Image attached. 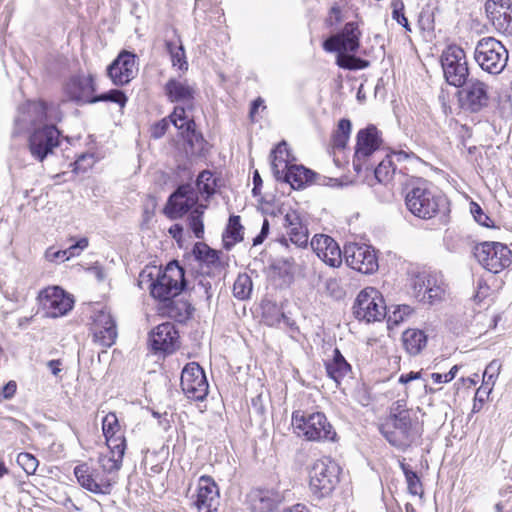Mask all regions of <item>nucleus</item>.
<instances>
[{"label": "nucleus", "mask_w": 512, "mask_h": 512, "mask_svg": "<svg viewBox=\"0 0 512 512\" xmlns=\"http://www.w3.org/2000/svg\"><path fill=\"white\" fill-rule=\"evenodd\" d=\"M61 119L58 105L42 99L28 100L17 109L12 136L29 132V152L35 160L43 162L60 145L57 123Z\"/></svg>", "instance_id": "obj_1"}, {"label": "nucleus", "mask_w": 512, "mask_h": 512, "mask_svg": "<svg viewBox=\"0 0 512 512\" xmlns=\"http://www.w3.org/2000/svg\"><path fill=\"white\" fill-rule=\"evenodd\" d=\"M405 205L411 214L424 220L449 212L448 199L435 191L428 181L422 179L407 185Z\"/></svg>", "instance_id": "obj_2"}, {"label": "nucleus", "mask_w": 512, "mask_h": 512, "mask_svg": "<svg viewBox=\"0 0 512 512\" xmlns=\"http://www.w3.org/2000/svg\"><path fill=\"white\" fill-rule=\"evenodd\" d=\"M148 277L151 280L150 294L159 301V305L177 297L187 288L185 269L177 260L169 262L163 272L159 271L155 280L151 273Z\"/></svg>", "instance_id": "obj_3"}, {"label": "nucleus", "mask_w": 512, "mask_h": 512, "mask_svg": "<svg viewBox=\"0 0 512 512\" xmlns=\"http://www.w3.org/2000/svg\"><path fill=\"white\" fill-rule=\"evenodd\" d=\"M378 429L391 446L402 451L409 448L421 435L416 415L414 417L404 415L394 420H385Z\"/></svg>", "instance_id": "obj_4"}, {"label": "nucleus", "mask_w": 512, "mask_h": 512, "mask_svg": "<svg viewBox=\"0 0 512 512\" xmlns=\"http://www.w3.org/2000/svg\"><path fill=\"white\" fill-rule=\"evenodd\" d=\"M382 144V132L373 124L357 132L352 160L353 169L357 174L372 169L373 158Z\"/></svg>", "instance_id": "obj_5"}, {"label": "nucleus", "mask_w": 512, "mask_h": 512, "mask_svg": "<svg viewBox=\"0 0 512 512\" xmlns=\"http://www.w3.org/2000/svg\"><path fill=\"white\" fill-rule=\"evenodd\" d=\"M292 425L309 441H336L337 433L326 415L322 412L306 414L303 411L292 413Z\"/></svg>", "instance_id": "obj_6"}, {"label": "nucleus", "mask_w": 512, "mask_h": 512, "mask_svg": "<svg viewBox=\"0 0 512 512\" xmlns=\"http://www.w3.org/2000/svg\"><path fill=\"white\" fill-rule=\"evenodd\" d=\"M273 175L277 181L287 183L295 190L303 189L310 184L322 186H339L337 178H330L306 168L303 165L288 164L282 168L273 165Z\"/></svg>", "instance_id": "obj_7"}, {"label": "nucleus", "mask_w": 512, "mask_h": 512, "mask_svg": "<svg viewBox=\"0 0 512 512\" xmlns=\"http://www.w3.org/2000/svg\"><path fill=\"white\" fill-rule=\"evenodd\" d=\"M340 467L330 458L318 459L309 471V487L317 499L329 496L339 482Z\"/></svg>", "instance_id": "obj_8"}, {"label": "nucleus", "mask_w": 512, "mask_h": 512, "mask_svg": "<svg viewBox=\"0 0 512 512\" xmlns=\"http://www.w3.org/2000/svg\"><path fill=\"white\" fill-rule=\"evenodd\" d=\"M474 59L483 71L496 75L506 67L508 51L494 37H484L477 42Z\"/></svg>", "instance_id": "obj_9"}, {"label": "nucleus", "mask_w": 512, "mask_h": 512, "mask_svg": "<svg viewBox=\"0 0 512 512\" xmlns=\"http://www.w3.org/2000/svg\"><path fill=\"white\" fill-rule=\"evenodd\" d=\"M440 63L449 85L458 88L470 80L466 54L460 46H447L440 56Z\"/></svg>", "instance_id": "obj_10"}, {"label": "nucleus", "mask_w": 512, "mask_h": 512, "mask_svg": "<svg viewBox=\"0 0 512 512\" xmlns=\"http://www.w3.org/2000/svg\"><path fill=\"white\" fill-rule=\"evenodd\" d=\"M456 97L459 108L469 114H477L490 105V93L487 83L471 77L465 84L458 87Z\"/></svg>", "instance_id": "obj_11"}, {"label": "nucleus", "mask_w": 512, "mask_h": 512, "mask_svg": "<svg viewBox=\"0 0 512 512\" xmlns=\"http://www.w3.org/2000/svg\"><path fill=\"white\" fill-rule=\"evenodd\" d=\"M352 309L356 319L367 323L381 321L387 316L384 298L373 287H367L359 292Z\"/></svg>", "instance_id": "obj_12"}, {"label": "nucleus", "mask_w": 512, "mask_h": 512, "mask_svg": "<svg viewBox=\"0 0 512 512\" xmlns=\"http://www.w3.org/2000/svg\"><path fill=\"white\" fill-rule=\"evenodd\" d=\"M474 256L489 272L499 273L512 264V251L503 243L486 241L475 246Z\"/></svg>", "instance_id": "obj_13"}, {"label": "nucleus", "mask_w": 512, "mask_h": 512, "mask_svg": "<svg viewBox=\"0 0 512 512\" xmlns=\"http://www.w3.org/2000/svg\"><path fill=\"white\" fill-rule=\"evenodd\" d=\"M360 38L358 23L350 21L341 30L327 37L322 46L326 52L336 55L356 53L360 47Z\"/></svg>", "instance_id": "obj_14"}, {"label": "nucleus", "mask_w": 512, "mask_h": 512, "mask_svg": "<svg viewBox=\"0 0 512 512\" xmlns=\"http://www.w3.org/2000/svg\"><path fill=\"white\" fill-rule=\"evenodd\" d=\"M181 388L191 400L203 401L209 392V384L203 368L196 362L187 363L181 373Z\"/></svg>", "instance_id": "obj_15"}, {"label": "nucleus", "mask_w": 512, "mask_h": 512, "mask_svg": "<svg viewBox=\"0 0 512 512\" xmlns=\"http://www.w3.org/2000/svg\"><path fill=\"white\" fill-rule=\"evenodd\" d=\"M344 258L350 268L363 274H372L379 267L375 249L367 244L345 245Z\"/></svg>", "instance_id": "obj_16"}, {"label": "nucleus", "mask_w": 512, "mask_h": 512, "mask_svg": "<svg viewBox=\"0 0 512 512\" xmlns=\"http://www.w3.org/2000/svg\"><path fill=\"white\" fill-rule=\"evenodd\" d=\"M198 202V196L190 184L179 185L168 197L163 213L170 220L187 214Z\"/></svg>", "instance_id": "obj_17"}, {"label": "nucleus", "mask_w": 512, "mask_h": 512, "mask_svg": "<svg viewBox=\"0 0 512 512\" xmlns=\"http://www.w3.org/2000/svg\"><path fill=\"white\" fill-rule=\"evenodd\" d=\"M40 305L45 314L50 318L66 315L74 305V300L62 288L58 286L48 287L39 293Z\"/></svg>", "instance_id": "obj_18"}, {"label": "nucleus", "mask_w": 512, "mask_h": 512, "mask_svg": "<svg viewBox=\"0 0 512 512\" xmlns=\"http://www.w3.org/2000/svg\"><path fill=\"white\" fill-rule=\"evenodd\" d=\"M219 490L211 476H201L192 496L191 512H218Z\"/></svg>", "instance_id": "obj_19"}, {"label": "nucleus", "mask_w": 512, "mask_h": 512, "mask_svg": "<svg viewBox=\"0 0 512 512\" xmlns=\"http://www.w3.org/2000/svg\"><path fill=\"white\" fill-rule=\"evenodd\" d=\"M148 343L154 353L172 354L179 348V332L173 323H161L150 331Z\"/></svg>", "instance_id": "obj_20"}, {"label": "nucleus", "mask_w": 512, "mask_h": 512, "mask_svg": "<svg viewBox=\"0 0 512 512\" xmlns=\"http://www.w3.org/2000/svg\"><path fill=\"white\" fill-rule=\"evenodd\" d=\"M96 89L94 76L81 73L72 75L64 86L68 99L77 105L93 104Z\"/></svg>", "instance_id": "obj_21"}, {"label": "nucleus", "mask_w": 512, "mask_h": 512, "mask_svg": "<svg viewBox=\"0 0 512 512\" xmlns=\"http://www.w3.org/2000/svg\"><path fill=\"white\" fill-rule=\"evenodd\" d=\"M136 57V54L122 50L112 61L107 67V74L113 84L124 86L135 77L137 72Z\"/></svg>", "instance_id": "obj_22"}, {"label": "nucleus", "mask_w": 512, "mask_h": 512, "mask_svg": "<svg viewBox=\"0 0 512 512\" xmlns=\"http://www.w3.org/2000/svg\"><path fill=\"white\" fill-rule=\"evenodd\" d=\"M93 341L101 346L110 347L117 338L116 322L112 315L104 310L98 311L93 319Z\"/></svg>", "instance_id": "obj_23"}, {"label": "nucleus", "mask_w": 512, "mask_h": 512, "mask_svg": "<svg viewBox=\"0 0 512 512\" xmlns=\"http://www.w3.org/2000/svg\"><path fill=\"white\" fill-rule=\"evenodd\" d=\"M284 226L287 229L289 240L297 247H306L308 244V228L304 224L301 214L297 210L289 209L284 214Z\"/></svg>", "instance_id": "obj_24"}, {"label": "nucleus", "mask_w": 512, "mask_h": 512, "mask_svg": "<svg viewBox=\"0 0 512 512\" xmlns=\"http://www.w3.org/2000/svg\"><path fill=\"white\" fill-rule=\"evenodd\" d=\"M284 502V495L274 489H259L250 494L253 512H274Z\"/></svg>", "instance_id": "obj_25"}, {"label": "nucleus", "mask_w": 512, "mask_h": 512, "mask_svg": "<svg viewBox=\"0 0 512 512\" xmlns=\"http://www.w3.org/2000/svg\"><path fill=\"white\" fill-rule=\"evenodd\" d=\"M164 94L171 103H185L189 109L193 108L195 89L187 81L176 78L169 79L164 85Z\"/></svg>", "instance_id": "obj_26"}, {"label": "nucleus", "mask_w": 512, "mask_h": 512, "mask_svg": "<svg viewBox=\"0 0 512 512\" xmlns=\"http://www.w3.org/2000/svg\"><path fill=\"white\" fill-rule=\"evenodd\" d=\"M159 311L178 323H186L192 317L194 307L189 301L175 297L160 304Z\"/></svg>", "instance_id": "obj_27"}, {"label": "nucleus", "mask_w": 512, "mask_h": 512, "mask_svg": "<svg viewBox=\"0 0 512 512\" xmlns=\"http://www.w3.org/2000/svg\"><path fill=\"white\" fill-rule=\"evenodd\" d=\"M327 376L332 379L337 386L340 385L341 380L352 371L351 365L346 361L338 348L333 350L331 359L324 361Z\"/></svg>", "instance_id": "obj_28"}, {"label": "nucleus", "mask_w": 512, "mask_h": 512, "mask_svg": "<svg viewBox=\"0 0 512 512\" xmlns=\"http://www.w3.org/2000/svg\"><path fill=\"white\" fill-rule=\"evenodd\" d=\"M428 337L423 330L407 329L402 334L404 349L411 356L418 355L427 344Z\"/></svg>", "instance_id": "obj_29"}, {"label": "nucleus", "mask_w": 512, "mask_h": 512, "mask_svg": "<svg viewBox=\"0 0 512 512\" xmlns=\"http://www.w3.org/2000/svg\"><path fill=\"white\" fill-rule=\"evenodd\" d=\"M74 475L77 478L78 483L85 490L100 494V492H107V486L103 484L99 485L93 479V468L87 463H81L74 468Z\"/></svg>", "instance_id": "obj_30"}, {"label": "nucleus", "mask_w": 512, "mask_h": 512, "mask_svg": "<svg viewBox=\"0 0 512 512\" xmlns=\"http://www.w3.org/2000/svg\"><path fill=\"white\" fill-rule=\"evenodd\" d=\"M221 253V251L211 248L204 242H196L192 248V254L198 262L213 268L222 267Z\"/></svg>", "instance_id": "obj_31"}, {"label": "nucleus", "mask_w": 512, "mask_h": 512, "mask_svg": "<svg viewBox=\"0 0 512 512\" xmlns=\"http://www.w3.org/2000/svg\"><path fill=\"white\" fill-rule=\"evenodd\" d=\"M243 229L244 228L240 222V216L231 215L222 235L224 249L229 251L235 246V244L243 240Z\"/></svg>", "instance_id": "obj_32"}, {"label": "nucleus", "mask_w": 512, "mask_h": 512, "mask_svg": "<svg viewBox=\"0 0 512 512\" xmlns=\"http://www.w3.org/2000/svg\"><path fill=\"white\" fill-rule=\"evenodd\" d=\"M179 130L181 132V136L186 142V144L190 147L191 152L195 153L196 150L200 151L203 149V145L205 143V139L202 133L196 130L195 121L186 122L184 124H180Z\"/></svg>", "instance_id": "obj_33"}, {"label": "nucleus", "mask_w": 512, "mask_h": 512, "mask_svg": "<svg viewBox=\"0 0 512 512\" xmlns=\"http://www.w3.org/2000/svg\"><path fill=\"white\" fill-rule=\"evenodd\" d=\"M369 171L374 172V177L379 183L388 184L392 180L396 168L391 156L386 155L377 166H375V161L373 160V167Z\"/></svg>", "instance_id": "obj_34"}, {"label": "nucleus", "mask_w": 512, "mask_h": 512, "mask_svg": "<svg viewBox=\"0 0 512 512\" xmlns=\"http://www.w3.org/2000/svg\"><path fill=\"white\" fill-rule=\"evenodd\" d=\"M261 309L263 320L269 326H276L286 319L284 312L275 302L264 300Z\"/></svg>", "instance_id": "obj_35"}, {"label": "nucleus", "mask_w": 512, "mask_h": 512, "mask_svg": "<svg viewBox=\"0 0 512 512\" xmlns=\"http://www.w3.org/2000/svg\"><path fill=\"white\" fill-rule=\"evenodd\" d=\"M352 130V123L349 119L339 120L337 129L332 134V145L335 149L342 150L347 146Z\"/></svg>", "instance_id": "obj_36"}, {"label": "nucleus", "mask_w": 512, "mask_h": 512, "mask_svg": "<svg viewBox=\"0 0 512 512\" xmlns=\"http://www.w3.org/2000/svg\"><path fill=\"white\" fill-rule=\"evenodd\" d=\"M336 65L345 70L356 71L368 68L370 61L355 56V53H345L343 55H336Z\"/></svg>", "instance_id": "obj_37"}, {"label": "nucleus", "mask_w": 512, "mask_h": 512, "mask_svg": "<svg viewBox=\"0 0 512 512\" xmlns=\"http://www.w3.org/2000/svg\"><path fill=\"white\" fill-rule=\"evenodd\" d=\"M217 179L210 170H203L196 179V187L202 195L210 197L215 193Z\"/></svg>", "instance_id": "obj_38"}, {"label": "nucleus", "mask_w": 512, "mask_h": 512, "mask_svg": "<svg viewBox=\"0 0 512 512\" xmlns=\"http://www.w3.org/2000/svg\"><path fill=\"white\" fill-rule=\"evenodd\" d=\"M270 157L272 158V171L274 164H276L278 168H280V164H283V166H285L286 163L291 164V162L295 160V158L291 155L290 149L288 148V144L285 140H282L274 149H272Z\"/></svg>", "instance_id": "obj_39"}, {"label": "nucleus", "mask_w": 512, "mask_h": 512, "mask_svg": "<svg viewBox=\"0 0 512 512\" xmlns=\"http://www.w3.org/2000/svg\"><path fill=\"white\" fill-rule=\"evenodd\" d=\"M166 50L170 54L172 65L177 66L180 70L186 71L188 69V62L186 60L185 50L182 43L179 46L172 41L165 42Z\"/></svg>", "instance_id": "obj_40"}, {"label": "nucleus", "mask_w": 512, "mask_h": 512, "mask_svg": "<svg viewBox=\"0 0 512 512\" xmlns=\"http://www.w3.org/2000/svg\"><path fill=\"white\" fill-rule=\"evenodd\" d=\"M252 280L246 273L239 274L233 285V295L239 300H246L252 292Z\"/></svg>", "instance_id": "obj_41"}, {"label": "nucleus", "mask_w": 512, "mask_h": 512, "mask_svg": "<svg viewBox=\"0 0 512 512\" xmlns=\"http://www.w3.org/2000/svg\"><path fill=\"white\" fill-rule=\"evenodd\" d=\"M400 467L405 475L409 493L412 495H421L423 490L422 483L420 481L418 474L415 471H413L408 464H405L403 462L400 463Z\"/></svg>", "instance_id": "obj_42"}, {"label": "nucleus", "mask_w": 512, "mask_h": 512, "mask_svg": "<svg viewBox=\"0 0 512 512\" xmlns=\"http://www.w3.org/2000/svg\"><path fill=\"white\" fill-rule=\"evenodd\" d=\"M320 260L334 268L341 265L342 252L338 243L334 239H332V243H329V246H327V250L322 253Z\"/></svg>", "instance_id": "obj_43"}, {"label": "nucleus", "mask_w": 512, "mask_h": 512, "mask_svg": "<svg viewBox=\"0 0 512 512\" xmlns=\"http://www.w3.org/2000/svg\"><path fill=\"white\" fill-rule=\"evenodd\" d=\"M93 104L97 102H112L118 104L120 107H124L128 101L125 93L120 89H111L107 92L94 95Z\"/></svg>", "instance_id": "obj_44"}, {"label": "nucleus", "mask_w": 512, "mask_h": 512, "mask_svg": "<svg viewBox=\"0 0 512 512\" xmlns=\"http://www.w3.org/2000/svg\"><path fill=\"white\" fill-rule=\"evenodd\" d=\"M123 457H119L114 453L108 455H101L99 457V464L103 473L112 474L118 472L122 467Z\"/></svg>", "instance_id": "obj_45"}, {"label": "nucleus", "mask_w": 512, "mask_h": 512, "mask_svg": "<svg viewBox=\"0 0 512 512\" xmlns=\"http://www.w3.org/2000/svg\"><path fill=\"white\" fill-rule=\"evenodd\" d=\"M107 447L110 453L124 457L126 450V439L123 433L105 436Z\"/></svg>", "instance_id": "obj_46"}, {"label": "nucleus", "mask_w": 512, "mask_h": 512, "mask_svg": "<svg viewBox=\"0 0 512 512\" xmlns=\"http://www.w3.org/2000/svg\"><path fill=\"white\" fill-rule=\"evenodd\" d=\"M189 227L194 233L197 239H203L204 237V222H203V210L199 208L191 211L189 217Z\"/></svg>", "instance_id": "obj_47"}, {"label": "nucleus", "mask_w": 512, "mask_h": 512, "mask_svg": "<svg viewBox=\"0 0 512 512\" xmlns=\"http://www.w3.org/2000/svg\"><path fill=\"white\" fill-rule=\"evenodd\" d=\"M390 6L392 8V19L406 31L411 32L409 21L404 13V2L402 0H392Z\"/></svg>", "instance_id": "obj_48"}, {"label": "nucleus", "mask_w": 512, "mask_h": 512, "mask_svg": "<svg viewBox=\"0 0 512 512\" xmlns=\"http://www.w3.org/2000/svg\"><path fill=\"white\" fill-rule=\"evenodd\" d=\"M16 461L27 475H33L39 465L38 459L33 454L28 452L19 453Z\"/></svg>", "instance_id": "obj_49"}, {"label": "nucleus", "mask_w": 512, "mask_h": 512, "mask_svg": "<svg viewBox=\"0 0 512 512\" xmlns=\"http://www.w3.org/2000/svg\"><path fill=\"white\" fill-rule=\"evenodd\" d=\"M414 312V309L409 305H398L394 308L392 312H390V308H387V318L388 322L393 324H399L404 321L405 317L410 316Z\"/></svg>", "instance_id": "obj_50"}, {"label": "nucleus", "mask_w": 512, "mask_h": 512, "mask_svg": "<svg viewBox=\"0 0 512 512\" xmlns=\"http://www.w3.org/2000/svg\"><path fill=\"white\" fill-rule=\"evenodd\" d=\"M102 430L104 436L122 433L115 413L110 412L103 418Z\"/></svg>", "instance_id": "obj_51"}, {"label": "nucleus", "mask_w": 512, "mask_h": 512, "mask_svg": "<svg viewBox=\"0 0 512 512\" xmlns=\"http://www.w3.org/2000/svg\"><path fill=\"white\" fill-rule=\"evenodd\" d=\"M332 237L325 235V234H316L313 236L310 245L312 250L316 253L317 257L320 259L322 256V253L327 250V246H329V243H332Z\"/></svg>", "instance_id": "obj_52"}, {"label": "nucleus", "mask_w": 512, "mask_h": 512, "mask_svg": "<svg viewBox=\"0 0 512 512\" xmlns=\"http://www.w3.org/2000/svg\"><path fill=\"white\" fill-rule=\"evenodd\" d=\"M186 106L177 105L174 107L173 112L168 116L170 122L179 130L180 124H184L186 122L194 121L193 118H190L187 115Z\"/></svg>", "instance_id": "obj_53"}, {"label": "nucleus", "mask_w": 512, "mask_h": 512, "mask_svg": "<svg viewBox=\"0 0 512 512\" xmlns=\"http://www.w3.org/2000/svg\"><path fill=\"white\" fill-rule=\"evenodd\" d=\"M491 21L498 31L506 32L512 25V15L508 11H498L496 16H491Z\"/></svg>", "instance_id": "obj_54"}, {"label": "nucleus", "mask_w": 512, "mask_h": 512, "mask_svg": "<svg viewBox=\"0 0 512 512\" xmlns=\"http://www.w3.org/2000/svg\"><path fill=\"white\" fill-rule=\"evenodd\" d=\"M470 212L478 224L484 227H492L494 225L490 217L483 211L478 203L474 201L470 202Z\"/></svg>", "instance_id": "obj_55"}, {"label": "nucleus", "mask_w": 512, "mask_h": 512, "mask_svg": "<svg viewBox=\"0 0 512 512\" xmlns=\"http://www.w3.org/2000/svg\"><path fill=\"white\" fill-rule=\"evenodd\" d=\"M326 293L335 300H342L346 292L336 278H329L325 283Z\"/></svg>", "instance_id": "obj_56"}, {"label": "nucleus", "mask_w": 512, "mask_h": 512, "mask_svg": "<svg viewBox=\"0 0 512 512\" xmlns=\"http://www.w3.org/2000/svg\"><path fill=\"white\" fill-rule=\"evenodd\" d=\"M425 279H427V272L422 271L417 273L412 279H411V287L413 289L414 296L419 299V301H422V296L425 292Z\"/></svg>", "instance_id": "obj_57"}, {"label": "nucleus", "mask_w": 512, "mask_h": 512, "mask_svg": "<svg viewBox=\"0 0 512 512\" xmlns=\"http://www.w3.org/2000/svg\"><path fill=\"white\" fill-rule=\"evenodd\" d=\"M445 293L444 283L441 279L438 282H433V285L428 289L426 293V302L433 304L436 301L442 299Z\"/></svg>", "instance_id": "obj_58"}, {"label": "nucleus", "mask_w": 512, "mask_h": 512, "mask_svg": "<svg viewBox=\"0 0 512 512\" xmlns=\"http://www.w3.org/2000/svg\"><path fill=\"white\" fill-rule=\"evenodd\" d=\"M410 416L412 415L409 409L405 408V403L403 401H396L392 407L390 408V413L385 420H394L399 416Z\"/></svg>", "instance_id": "obj_59"}, {"label": "nucleus", "mask_w": 512, "mask_h": 512, "mask_svg": "<svg viewBox=\"0 0 512 512\" xmlns=\"http://www.w3.org/2000/svg\"><path fill=\"white\" fill-rule=\"evenodd\" d=\"M169 128V123L166 118L154 123L151 127V136L154 139H160L165 135Z\"/></svg>", "instance_id": "obj_60"}, {"label": "nucleus", "mask_w": 512, "mask_h": 512, "mask_svg": "<svg viewBox=\"0 0 512 512\" xmlns=\"http://www.w3.org/2000/svg\"><path fill=\"white\" fill-rule=\"evenodd\" d=\"M342 21V13L339 5L335 3L330 11L329 16L326 19V25L329 27H333L337 24H339Z\"/></svg>", "instance_id": "obj_61"}, {"label": "nucleus", "mask_w": 512, "mask_h": 512, "mask_svg": "<svg viewBox=\"0 0 512 512\" xmlns=\"http://www.w3.org/2000/svg\"><path fill=\"white\" fill-rule=\"evenodd\" d=\"M157 206L156 199L152 196L149 197V202L144 205L143 210V224H148L149 221L155 214V208Z\"/></svg>", "instance_id": "obj_62"}, {"label": "nucleus", "mask_w": 512, "mask_h": 512, "mask_svg": "<svg viewBox=\"0 0 512 512\" xmlns=\"http://www.w3.org/2000/svg\"><path fill=\"white\" fill-rule=\"evenodd\" d=\"M104 474L105 473L102 474L97 469L93 468V479H95V482L99 485L103 484L104 486H107V492H100V494L107 495L111 493L113 484Z\"/></svg>", "instance_id": "obj_63"}, {"label": "nucleus", "mask_w": 512, "mask_h": 512, "mask_svg": "<svg viewBox=\"0 0 512 512\" xmlns=\"http://www.w3.org/2000/svg\"><path fill=\"white\" fill-rule=\"evenodd\" d=\"M45 258L50 262H56L58 260L63 262L68 260L65 250H55L53 247H49L45 251Z\"/></svg>", "instance_id": "obj_64"}]
</instances>
